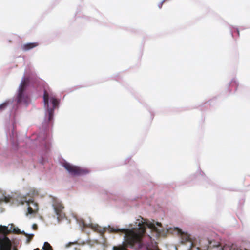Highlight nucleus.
I'll list each match as a JSON object with an SVG mask.
<instances>
[{"instance_id": "nucleus-9", "label": "nucleus", "mask_w": 250, "mask_h": 250, "mask_svg": "<svg viewBox=\"0 0 250 250\" xmlns=\"http://www.w3.org/2000/svg\"><path fill=\"white\" fill-rule=\"evenodd\" d=\"M39 43L38 42L28 43L22 45L21 49L23 51H26L37 47Z\"/></svg>"}, {"instance_id": "nucleus-7", "label": "nucleus", "mask_w": 250, "mask_h": 250, "mask_svg": "<svg viewBox=\"0 0 250 250\" xmlns=\"http://www.w3.org/2000/svg\"><path fill=\"white\" fill-rule=\"evenodd\" d=\"M11 232H13V233L17 234H22V232H21L20 230L18 228H14L13 230H8V227L6 226H0V233H2L4 236H6Z\"/></svg>"}, {"instance_id": "nucleus-2", "label": "nucleus", "mask_w": 250, "mask_h": 250, "mask_svg": "<svg viewBox=\"0 0 250 250\" xmlns=\"http://www.w3.org/2000/svg\"><path fill=\"white\" fill-rule=\"evenodd\" d=\"M63 166L69 173L72 176L83 175L89 173L88 169L72 165L69 163H64Z\"/></svg>"}, {"instance_id": "nucleus-22", "label": "nucleus", "mask_w": 250, "mask_h": 250, "mask_svg": "<svg viewBox=\"0 0 250 250\" xmlns=\"http://www.w3.org/2000/svg\"><path fill=\"white\" fill-rule=\"evenodd\" d=\"M237 32L238 35L239 36V31L238 29L237 30Z\"/></svg>"}, {"instance_id": "nucleus-18", "label": "nucleus", "mask_w": 250, "mask_h": 250, "mask_svg": "<svg viewBox=\"0 0 250 250\" xmlns=\"http://www.w3.org/2000/svg\"><path fill=\"white\" fill-rule=\"evenodd\" d=\"M230 250H247L246 249H243L241 248H234L231 249Z\"/></svg>"}, {"instance_id": "nucleus-21", "label": "nucleus", "mask_w": 250, "mask_h": 250, "mask_svg": "<svg viewBox=\"0 0 250 250\" xmlns=\"http://www.w3.org/2000/svg\"><path fill=\"white\" fill-rule=\"evenodd\" d=\"M13 250H18V249L16 247H14Z\"/></svg>"}, {"instance_id": "nucleus-17", "label": "nucleus", "mask_w": 250, "mask_h": 250, "mask_svg": "<svg viewBox=\"0 0 250 250\" xmlns=\"http://www.w3.org/2000/svg\"><path fill=\"white\" fill-rule=\"evenodd\" d=\"M189 250H201L199 247H197L194 246L193 243H191L190 245V248Z\"/></svg>"}, {"instance_id": "nucleus-16", "label": "nucleus", "mask_w": 250, "mask_h": 250, "mask_svg": "<svg viewBox=\"0 0 250 250\" xmlns=\"http://www.w3.org/2000/svg\"><path fill=\"white\" fill-rule=\"evenodd\" d=\"M8 104L7 102H5L1 104H0V111L4 110L7 106Z\"/></svg>"}, {"instance_id": "nucleus-19", "label": "nucleus", "mask_w": 250, "mask_h": 250, "mask_svg": "<svg viewBox=\"0 0 250 250\" xmlns=\"http://www.w3.org/2000/svg\"><path fill=\"white\" fill-rule=\"evenodd\" d=\"M32 228L34 230H37V229H38V226H37V225L36 224H34L33 225H32Z\"/></svg>"}, {"instance_id": "nucleus-4", "label": "nucleus", "mask_w": 250, "mask_h": 250, "mask_svg": "<svg viewBox=\"0 0 250 250\" xmlns=\"http://www.w3.org/2000/svg\"><path fill=\"white\" fill-rule=\"evenodd\" d=\"M52 206L58 220L63 219L65 217V214L63 212L64 207L61 202L54 200Z\"/></svg>"}, {"instance_id": "nucleus-24", "label": "nucleus", "mask_w": 250, "mask_h": 250, "mask_svg": "<svg viewBox=\"0 0 250 250\" xmlns=\"http://www.w3.org/2000/svg\"><path fill=\"white\" fill-rule=\"evenodd\" d=\"M34 250H40L39 248H36L35 249H34Z\"/></svg>"}, {"instance_id": "nucleus-23", "label": "nucleus", "mask_w": 250, "mask_h": 250, "mask_svg": "<svg viewBox=\"0 0 250 250\" xmlns=\"http://www.w3.org/2000/svg\"><path fill=\"white\" fill-rule=\"evenodd\" d=\"M157 225H158V226H160L161 223H160L157 222Z\"/></svg>"}, {"instance_id": "nucleus-13", "label": "nucleus", "mask_w": 250, "mask_h": 250, "mask_svg": "<svg viewBox=\"0 0 250 250\" xmlns=\"http://www.w3.org/2000/svg\"><path fill=\"white\" fill-rule=\"evenodd\" d=\"M22 234L24 235L25 236L27 237V240H26L27 243H29L30 242V241H31V240L32 239L33 237H34V234H28L27 233H26L24 231L22 232Z\"/></svg>"}, {"instance_id": "nucleus-11", "label": "nucleus", "mask_w": 250, "mask_h": 250, "mask_svg": "<svg viewBox=\"0 0 250 250\" xmlns=\"http://www.w3.org/2000/svg\"><path fill=\"white\" fill-rule=\"evenodd\" d=\"M188 242L190 243V245L191 243H193L191 242L190 237L188 235L182 233L181 235V243L184 244Z\"/></svg>"}, {"instance_id": "nucleus-5", "label": "nucleus", "mask_w": 250, "mask_h": 250, "mask_svg": "<svg viewBox=\"0 0 250 250\" xmlns=\"http://www.w3.org/2000/svg\"><path fill=\"white\" fill-rule=\"evenodd\" d=\"M26 203L28 206V214H32L36 213L39 210L38 204L32 200H27L26 197H24L21 201V204Z\"/></svg>"}, {"instance_id": "nucleus-14", "label": "nucleus", "mask_w": 250, "mask_h": 250, "mask_svg": "<svg viewBox=\"0 0 250 250\" xmlns=\"http://www.w3.org/2000/svg\"><path fill=\"white\" fill-rule=\"evenodd\" d=\"M42 248L44 250H53L52 247L47 242H45L44 243V245Z\"/></svg>"}, {"instance_id": "nucleus-20", "label": "nucleus", "mask_w": 250, "mask_h": 250, "mask_svg": "<svg viewBox=\"0 0 250 250\" xmlns=\"http://www.w3.org/2000/svg\"><path fill=\"white\" fill-rule=\"evenodd\" d=\"M4 199H5V201L6 202H8L9 201V200L7 198H6V197H5Z\"/></svg>"}, {"instance_id": "nucleus-3", "label": "nucleus", "mask_w": 250, "mask_h": 250, "mask_svg": "<svg viewBox=\"0 0 250 250\" xmlns=\"http://www.w3.org/2000/svg\"><path fill=\"white\" fill-rule=\"evenodd\" d=\"M29 82L28 79L24 78L23 79L19 86V93L17 97V103H21L24 102L26 103L28 101V97L24 95V91Z\"/></svg>"}, {"instance_id": "nucleus-12", "label": "nucleus", "mask_w": 250, "mask_h": 250, "mask_svg": "<svg viewBox=\"0 0 250 250\" xmlns=\"http://www.w3.org/2000/svg\"><path fill=\"white\" fill-rule=\"evenodd\" d=\"M49 95L47 92L45 90L43 94V101L45 106L48 107Z\"/></svg>"}, {"instance_id": "nucleus-15", "label": "nucleus", "mask_w": 250, "mask_h": 250, "mask_svg": "<svg viewBox=\"0 0 250 250\" xmlns=\"http://www.w3.org/2000/svg\"><path fill=\"white\" fill-rule=\"evenodd\" d=\"M146 225L152 229H153L154 230H155L156 231H158L157 228L154 224L150 223L149 224H147Z\"/></svg>"}, {"instance_id": "nucleus-6", "label": "nucleus", "mask_w": 250, "mask_h": 250, "mask_svg": "<svg viewBox=\"0 0 250 250\" xmlns=\"http://www.w3.org/2000/svg\"><path fill=\"white\" fill-rule=\"evenodd\" d=\"M12 244L10 240L6 236L0 238V250H11Z\"/></svg>"}, {"instance_id": "nucleus-8", "label": "nucleus", "mask_w": 250, "mask_h": 250, "mask_svg": "<svg viewBox=\"0 0 250 250\" xmlns=\"http://www.w3.org/2000/svg\"><path fill=\"white\" fill-rule=\"evenodd\" d=\"M51 101L52 104H53V108L56 107L58 104V103H59L58 101L54 97H52L51 98ZM47 111H48V115H49L48 120L49 121H51L52 120V119H53V117L54 108H48Z\"/></svg>"}, {"instance_id": "nucleus-10", "label": "nucleus", "mask_w": 250, "mask_h": 250, "mask_svg": "<svg viewBox=\"0 0 250 250\" xmlns=\"http://www.w3.org/2000/svg\"><path fill=\"white\" fill-rule=\"evenodd\" d=\"M91 228L94 231L100 233L101 234H103L105 231V229L104 228H103L98 225L92 224L91 225Z\"/></svg>"}, {"instance_id": "nucleus-25", "label": "nucleus", "mask_w": 250, "mask_h": 250, "mask_svg": "<svg viewBox=\"0 0 250 250\" xmlns=\"http://www.w3.org/2000/svg\"><path fill=\"white\" fill-rule=\"evenodd\" d=\"M72 243H69V245L67 246V247H68L69 246H70V245H71Z\"/></svg>"}, {"instance_id": "nucleus-1", "label": "nucleus", "mask_w": 250, "mask_h": 250, "mask_svg": "<svg viewBox=\"0 0 250 250\" xmlns=\"http://www.w3.org/2000/svg\"><path fill=\"white\" fill-rule=\"evenodd\" d=\"M138 221V228L119 229L109 227V230L111 232L124 233V246L135 250H139L143 246L142 239L146 232V225L142 221Z\"/></svg>"}]
</instances>
